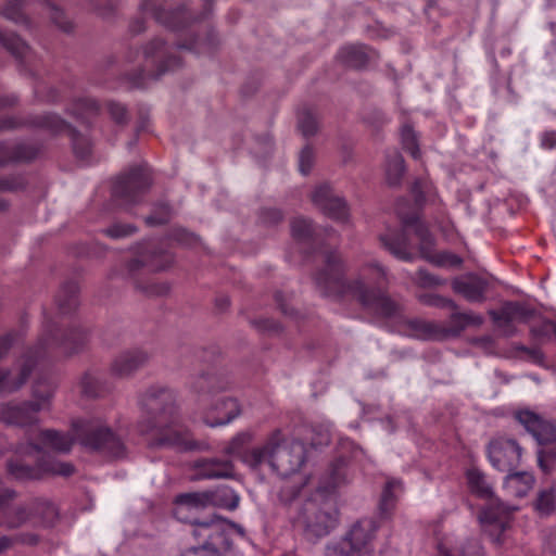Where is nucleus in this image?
I'll list each match as a JSON object with an SVG mask.
<instances>
[{
    "label": "nucleus",
    "mask_w": 556,
    "mask_h": 556,
    "mask_svg": "<svg viewBox=\"0 0 556 556\" xmlns=\"http://www.w3.org/2000/svg\"><path fill=\"white\" fill-rule=\"evenodd\" d=\"M151 185L152 178L147 166H131L114 180L112 198L118 205L128 207L141 202Z\"/></svg>",
    "instance_id": "9d476101"
},
{
    "label": "nucleus",
    "mask_w": 556,
    "mask_h": 556,
    "mask_svg": "<svg viewBox=\"0 0 556 556\" xmlns=\"http://www.w3.org/2000/svg\"><path fill=\"white\" fill-rule=\"evenodd\" d=\"M137 231L138 228L134 224L129 223H114L102 230L103 235L114 240L131 237Z\"/></svg>",
    "instance_id": "603ef678"
},
{
    "label": "nucleus",
    "mask_w": 556,
    "mask_h": 556,
    "mask_svg": "<svg viewBox=\"0 0 556 556\" xmlns=\"http://www.w3.org/2000/svg\"><path fill=\"white\" fill-rule=\"evenodd\" d=\"M40 153V147L28 142H18L14 146L8 144L9 163L30 162Z\"/></svg>",
    "instance_id": "79ce46f5"
},
{
    "label": "nucleus",
    "mask_w": 556,
    "mask_h": 556,
    "mask_svg": "<svg viewBox=\"0 0 556 556\" xmlns=\"http://www.w3.org/2000/svg\"><path fill=\"white\" fill-rule=\"evenodd\" d=\"M173 263V256L154 244H146L138 255L127 263V269L130 275H135L142 268L149 271H161L166 269Z\"/></svg>",
    "instance_id": "b1692460"
},
{
    "label": "nucleus",
    "mask_w": 556,
    "mask_h": 556,
    "mask_svg": "<svg viewBox=\"0 0 556 556\" xmlns=\"http://www.w3.org/2000/svg\"><path fill=\"white\" fill-rule=\"evenodd\" d=\"M253 433L250 431H242L236 434L228 445L224 448V455L227 457H239L244 463V457L252 451L247 450V446L252 442Z\"/></svg>",
    "instance_id": "37998d69"
},
{
    "label": "nucleus",
    "mask_w": 556,
    "mask_h": 556,
    "mask_svg": "<svg viewBox=\"0 0 556 556\" xmlns=\"http://www.w3.org/2000/svg\"><path fill=\"white\" fill-rule=\"evenodd\" d=\"M314 151L309 144H306L299 155V170L303 175H308L314 165Z\"/></svg>",
    "instance_id": "e2e57ef3"
},
{
    "label": "nucleus",
    "mask_w": 556,
    "mask_h": 556,
    "mask_svg": "<svg viewBox=\"0 0 556 556\" xmlns=\"http://www.w3.org/2000/svg\"><path fill=\"white\" fill-rule=\"evenodd\" d=\"M150 359L147 351L140 348L127 349L119 352L111 362L110 372L113 377L126 379L132 377L144 367Z\"/></svg>",
    "instance_id": "5701e85b"
},
{
    "label": "nucleus",
    "mask_w": 556,
    "mask_h": 556,
    "mask_svg": "<svg viewBox=\"0 0 556 556\" xmlns=\"http://www.w3.org/2000/svg\"><path fill=\"white\" fill-rule=\"evenodd\" d=\"M241 414V407L233 397H222L204 414L203 421L210 427L230 424Z\"/></svg>",
    "instance_id": "c756f323"
},
{
    "label": "nucleus",
    "mask_w": 556,
    "mask_h": 556,
    "mask_svg": "<svg viewBox=\"0 0 556 556\" xmlns=\"http://www.w3.org/2000/svg\"><path fill=\"white\" fill-rule=\"evenodd\" d=\"M535 509L542 516L551 515L556 508V496L553 489L543 490L535 501Z\"/></svg>",
    "instance_id": "3c124183"
},
{
    "label": "nucleus",
    "mask_w": 556,
    "mask_h": 556,
    "mask_svg": "<svg viewBox=\"0 0 556 556\" xmlns=\"http://www.w3.org/2000/svg\"><path fill=\"white\" fill-rule=\"evenodd\" d=\"M303 483L301 481H288L279 491V500L285 504L292 503L300 494Z\"/></svg>",
    "instance_id": "13d9d810"
},
{
    "label": "nucleus",
    "mask_w": 556,
    "mask_h": 556,
    "mask_svg": "<svg viewBox=\"0 0 556 556\" xmlns=\"http://www.w3.org/2000/svg\"><path fill=\"white\" fill-rule=\"evenodd\" d=\"M99 110L100 106L94 99L84 97L74 99L71 105L66 109V112L77 121L86 123L89 118L96 116L99 113Z\"/></svg>",
    "instance_id": "4c0bfd02"
},
{
    "label": "nucleus",
    "mask_w": 556,
    "mask_h": 556,
    "mask_svg": "<svg viewBox=\"0 0 556 556\" xmlns=\"http://www.w3.org/2000/svg\"><path fill=\"white\" fill-rule=\"evenodd\" d=\"M213 47V39L208 38L206 41H200L195 38L189 40L188 42H177L176 48L177 49H184L191 52H194L197 54L210 52Z\"/></svg>",
    "instance_id": "bf43d9fd"
},
{
    "label": "nucleus",
    "mask_w": 556,
    "mask_h": 556,
    "mask_svg": "<svg viewBox=\"0 0 556 556\" xmlns=\"http://www.w3.org/2000/svg\"><path fill=\"white\" fill-rule=\"evenodd\" d=\"M191 534L199 541V546L215 552L218 556L231 547L228 519L218 515L201 519L191 530Z\"/></svg>",
    "instance_id": "f8f14e48"
},
{
    "label": "nucleus",
    "mask_w": 556,
    "mask_h": 556,
    "mask_svg": "<svg viewBox=\"0 0 556 556\" xmlns=\"http://www.w3.org/2000/svg\"><path fill=\"white\" fill-rule=\"evenodd\" d=\"M419 301L428 306L438 307V308H450V309H458V305L448 298H444L440 294L435 293H426L420 294L418 296Z\"/></svg>",
    "instance_id": "864d4df0"
},
{
    "label": "nucleus",
    "mask_w": 556,
    "mask_h": 556,
    "mask_svg": "<svg viewBox=\"0 0 556 556\" xmlns=\"http://www.w3.org/2000/svg\"><path fill=\"white\" fill-rule=\"evenodd\" d=\"M313 203L328 217L346 222L349 207L345 200L333 193L330 185L321 184L312 193Z\"/></svg>",
    "instance_id": "4be33fe9"
},
{
    "label": "nucleus",
    "mask_w": 556,
    "mask_h": 556,
    "mask_svg": "<svg viewBox=\"0 0 556 556\" xmlns=\"http://www.w3.org/2000/svg\"><path fill=\"white\" fill-rule=\"evenodd\" d=\"M72 432L73 435L46 429L40 432L39 439L43 445L58 453H68L76 441L86 451L110 460L123 459L127 456V446L121 435L100 417L73 420Z\"/></svg>",
    "instance_id": "20e7f679"
},
{
    "label": "nucleus",
    "mask_w": 556,
    "mask_h": 556,
    "mask_svg": "<svg viewBox=\"0 0 556 556\" xmlns=\"http://www.w3.org/2000/svg\"><path fill=\"white\" fill-rule=\"evenodd\" d=\"M453 313L450 315L448 321L446 325L440 324V334L441 340L447 338H457L459 337L467 328L469 327H480L484 318L482 315L477 314L472 311L469 312H458L457 309H452Z\"/></svg>",
    "instance_id": "7c9ffc66"
},
{
    "label": "nucleus",
    "mask_w": 556,
    "mask_h": 556,
    "mask_svg": "<svg viewBox=\"0 0 556 556\" xmlns=\"http://www.w3.org/2000/svg\"><path fill=\"white\" fill-rule=\"evenodd\" d=\"M16 497V491L11 488L0 490V527L7 530L20 529L29 521L31 516L29 509L24 505L8 510L9 503Z\"/></svg>",
    "instance_id": "a878e982"
},
{
    "label": "nucleus",
    "mask_w": 556,
    "mask_h": 556,
    "mask_svg": "<svg viewBox=\"0 0 556 556\" xmlns=\"http://www.w3.org/2000/svg\"><path fill=\"white\" fill-rule=\"evenodd\" d=\"M290 227L293 239L301 243L309 242L315 233L312 220L301 216L294 217Z\"/></svg>",
    "instance_id": "a18cd8bd"
},
{
    "label": "nucleus",
    "mask_w": 556,
    "mask_h": 556,
    "mask_svg": "<svg viewBox=\"0 0 556 556\" xmlns=\"http://www.w3.org/2000/svg\"><path fill=\"white\" fill-rule=\"evenodd\" d=\"M415 282L421 288H433L437 286H441L445 283L444 279L439 278L435 275H432L428 270L420 268L416 273Z\"/></svg>",
    "instance_id": "052dcab7"
},
{
    "label": "nucleus",
    "mask_w": 556,
    "mask_h": 556,
    "mask_svg": "<svg viewBox=\"0 0 556 556\" xmlns=\"http://www.w3.org/2000/svg\"><path fill=\"white\" fill-rule=\"evenodd\" d=\"M488 458L493 468L502 472H511L520 464L522 448L515 439L497 437L488 444Z\"/></svg>",
    "instance_id": "2eb2a0df"
},
{
    "label": "nucleus",
    "mask_w": 556,
    "mask_h": 556,
    "mask_svg": "<svg viewBox=\"0 0 556 556\" xmlns=\"http://www.w3.org/2000/svg\"><path fill=\"white\" fill-rule=\"evenodd\" d=\"M409 336L420 340H441L440 324L421 318H412L405 321Z\"/></svg>",
    "instance_id": "c9c22d12"
},
{
    "label": "nucleus",
    "mask_w": 556,
    "mask_h": 556,
    "mask_svg": "<svg viewBox=\"0 0 556 556\" xmlns=\"http://www.w3.org/2000/svg\"><path fill=\"white\" fill-rule=\"evenodd\" d=\"M193 480L232 479L236 475L235 464L231 458L202 457L193 462Z\"/></svg>",
    "instance_id": "412c9836"
},
{
    "label": "nucleus",
    "mask_w": 556,
    "mask_h": 556,
    "mask_svg": "<svg viewBox=\"0 0 556 556\" xmlns=\"http://www.w3.org/2000/svg\"><path fill=\"white\" fill-rule=\"evenodd\" d=\"M534 476L528 471H511L504 480L505 490L515 497H523L533 488Z\"/></svg>",
    "instance_id": "72a5a7b5"
},
{
    "label": "nucleus",
    "mask_w": 556,
    "mask_h": 556,
    "mask_svg": "<svg viewBox=\"0 0 556 556\" xmlns=\"http://www.w3.org/2000/svg\"><path fill=\"white\" fill-rule=\"evenodd\" d=\"M405 173V162L402 154L392 150L386 154V178L390 186H399Z\"/></svg>",
    "instance_id": "ea45409f"
},
{
    "label": "nucleus",
    "mask_w": 556,
    "mask_h": 556,
    "mask_svg": "<svg viewBox=\"0 0 556 556\" xmlns=\"http://www.w3.org/2000/svg\"><path fill=\"white\" fill-rule=\"evenodd\" d=\"M415 236L418 239V250L420 257L437 266L450 265L459 267L463 258L457 254L450 252L434 253L435 238L424 223L415 225Z\"/></svg>",
    "instance_id": "6ab92c4d"
},
{
    "label": "nucleus",
    "mask_w": 556,
    "mask_h": 556,
    "mask_svg": "<svg viewBox=\"0 0 556 556\" xmlns=\"http://www.w3.org/2000/svg\"><path fill=\"white\" fill-rule=\"evenodd\" d=\"M466 479L472 494L488 500L486 505L479 514V521L483 530L489 533L495 544H502V535L509 523V506L494 497L493 486L480 469L469 468L466 471Z\"/></svg>",
    "instance_id": "423d86ee"
},
{
    "label": "nucleus",
    "mask_w": 556,
    "mask_h": 556,
    "mask_svg": "<svg viewBox=\"0 0 556 556\" xmlns=\"http://www.w3.org/2000/svg\"><path fill=\"white\" fill-rule=\"evenodd\" d=\"M325 556H362V554L344 538L341 542L327 546Z\"/></svg>",
    "instance_id": "4d7b16f0"
},
{
    "label": "nucleus",
    "mask_w": 556,
    "mask_h": 556,
    "mask_svg": "<svg viewBox=\"0 0 556 556\" xmlns=\"http://www.w3.org/2000/svg\"><path fill=\"white\" fill-rule=\"evenodd\" d=\"M138 405L141 417L137 428L147 437L149 447L207 450V444L193 440L189 431L178 427L177 394L173 389L162 384L150 386L138 395Z\"/></svg>",
    "instance_id": "f03ea898"
},
{
    "label": "nucleus",
    "mask_w": 556,
    "mask_h": 556,
    "mask_svg": "<svg viewBox=\"0 0 556 556\" xmlns=\"http://www.w3.org/2000/svg\"><path fill=\"white\" fill-rule=\"evenodd\" d=\"M16 336L15 331H10L0 337V359L8 354ZM87 342V330L73 326L61 332L52 319L46 318L37 344L29 349L17 363L18 374L13 376L10 369L0 368V396L20 390L26 383L38 359L48 352L59 349L64 354L72 355L81 351Z\"/></svg>",
    "instance_id": "7ed1b4c3"
},
{
    "label": "nucleus",
    "mask_w": 556,
    "mask_h": 556,
    "mask_svg": "<svg viewBox=\"0 0 556 556\" xmlns=\"http://www.w3.org/2000/svg\"><path fill=\"white\" fill-rule=\"evenodd\" d=\"M451 286L453 291L467 302L482 303L486 300L490 283L482 276L470 273L454 278Z\"/></svg>",
    "instance_id": "cd10ccee"
},
{
    "label": "nucleus",
    "mask_w": 556,
    "mask_h": 556,
    "mask_svg": "<svg viewBox=\"0 0 556 556\" xmlns=\"http://www.w3.org/2000/svg\"><path fill=\"white\" fill-rule=\"evenodd\" d=\"M439 556H484V551L478 539H469L452 548H446L441 544Z\"/></svg>",
    "instance_id": "a19ab883"
},
{
    "label": "nucleus",
    "mask_w": 556,
    "mask_h": 556,
    "mask_svg": "<svg viewBox=\"0 0 556 556\" xmlns=\"http://www.w3.org/2000/svg\"><path fill=\"white\" fill-rule=\"evenodd\" d=\"M172 50L160 37L148 41L141 52L130 49L126 53V61L139 67L138 74L132 78L134 84L141 86L148 78L159 79L165 73L179 67L180 59Z\"/></svg>",
    "instance_id": "0eeeda50"
},
{
    "label": "nucleus",
    "mask_w": 556,
    "mask_h": 556,
    "mask_svg": "<svg viewBox=\"0 0 556 556\" xmlns=\"http://www.w3.org/2000/svg\"><path fill=\"white\" fill-rule=\"evenodd\" d=\"M42 410L41 404L30 401L21 403H8L0 409V419L7 425L21 428L33 427L39 424V413Z\"/></svg>",
    "instance_id": "aec40b11"
},
{
    "label": "nucleus",
    "mask_w": 556,
    "mask_h": 556,
    "mask_svg": "<svg viewBox=\"0 0 556 556\" xmlns=\"http://www.w3.org/2000/svg\"><path fill=\"white\" fill-rule=\"evenodd\" d=\"M338 58L349 67L363 68L369 62V49L364 45H351L340 49Z\"/></svg>",
    "instance_id": "e433bc0d"
},
{
    "label": "nucleus",
    "mask_w": 556,
    "mask_h": 556,
    "mask_svg": "<svg viewBox=\"0 0 556 556\" xmlns=\"http://www.w3.org/2000/svg\"><path fill=\"white\" fill-rule=\"evenodd\" d=\"M536 456L539 466L542 470L547 471L549 469L547 462H556V442L541 446L536 452Z\"/></svg>",
    "instance_id": "680f3d73"
},
{
    "label": "nucleus",
    "mask_w": 556,
    "mask_h": 556,
    "mask_svg": "<svg viewBox=\"0 0 556 556\" xmlns=\"http://www.w3.org/2000/svg\"><path fill=\"white\" fill-rule=\"evenodd\" d=\"M135 287L147 296H161L167 294L169 291V286L166 282L142 283L139 280H135Z\"/></svg>",
    "instance_id": "6e6d98bb"
},
{
    "label": "nucleus",
    "mask_w": 556,
    "mask_h": 556,
    "mask_svg": "<svg viewBox=\"0 0 556 556\" xmlns=\"http://www.w3.org/2000/svg\"><path fill=\"white\" fill-rule=\"evenodd\" d=\"M24 187L25 180L22 176L0 178V191H17Z\"/></svg>",
    "instance_id": "338daca9"
},
{
    "label": "nucleus",
    "mask_w": 556,
    "mask_h": 556,
    "mask_svg": "<svg viewBox=\"0 0 556 556\" xmlns=\"http://www.w3.org/2000/svg\"><path fill=\"white\" fill-rule=\"evenodd\" d=\"M8 472L16 480H38L46 473L70 477L75 468L68 462L55 459H41L35 465L26 464L22 459H10L7 464Z\"/></svg>",
    "instance_id": "ddd939ff"
},
{
    "label": "nucleus",
    "mask_w": 556,
    "mask_h": 556,
    "mask_svg": "<svg viewBox=\"0 0 556 556\" xmlns=\"http://www.w3.org/2000/svg\"><path fill=\"white\" fill-rule=\"evenodd\" d=\"M346 266L337 251L324 253V266L314 274L317 291L325 298L351 296L381 319H400L403 307L382 288L388 285V269L377 261L364 264L355 278H345Z\"/></svg>",
    "instance_id": "f257e3e1"
},
{
    "label": "nucleus",
    "mask_w": 556,
    "mask_h": 556,
    "mask_svg": "<svg viewBox=\"0 0 556 556\" xmlns=\"http://www.w3.org/2000/svg\"><path fill=\"white\" fill-rule=\"evenodd\" d=\"M232 380L225 371L202 372L192 378L190 389L199 395L200 401L227 391L232 386Z\"/></svg>",
    "instance_id": "393cba45"
},
{
    "label": "nucleus",
    "mask_w": 556,
    "mask_h": 556,
    "mask_svg": "<svg viewBox=\"0 0 556 556\" xmlns=\"http://www.w3.org/2000/svg\"><path fill=\"white\" fill-rule=\"evenodd\" d=\"M262 224L274 226L280 223L283 218L282 212L275 207L262 208L258 214Z\"/></svg>",
    "instance_id": "69168bd1"
},
{
    "label": "nucleus",
    "mask_w": 556,
    "mask_h": 556,
    "mask_svg": "<svg viewBox=\"0 0 556 556\" xmlns=\"http://www.w3.org/2000/svg\"><path fill=\"white\" fill-rule=\"evenodd\" d=\"M339 456L330 464L316 490H324L325 494L332 495L336 488L345 482L346 465L349 458H356L363 450L352 440L344 438L339 441Z\"/></svg>",
    "instance_id": "4468645a"
},
{
    "label": "nucleus",
    "mask_w": 556,
    "mask_h": 556,
    "mask_svg": "<svg viewBox=\"0 0 556 556\" xmlns=\"http://www.w3.org/2000/svg\"><path fill=\"white\" fill-rule=\"evenodd\" d=\"M108 111L111 118L116 123L124 125L128 122V113L127 109L124 104L115 101H110L108 103Z\"/></svg>",
    "instance_id": "0e129e2a"
},
{
    "label": "nucleus",
    "mask_w": 556,
    "mask_h": 556,
    "mask_svg": "<svg viewBox=\"0 0 556 556\" xmlns=\"http://www.w3.org/2000/svg\"><path fill=\"white\" fill-rule=\"evenodd\" d=\"M0 45L21 64H24L31 53L30 47L21 37L2 28H0Z\"/></svg>",
    "instance_id": "f704fd0d"
},
{
    "label": "nucleus",
    "mask_w": 556,
    "mask_h": 556,
    "mask_svg": "<svg viewBox=\"0 0 556 556\" xmlns=\"http://www.w3.org/2000/svg\"><path fill=\"white\" fill-rule=\"evenodd\" d=\"M55 386L47 378L37 379L31 388L33 403L41 404L42 410L49 409L54 394Z\"/></svg>",
    "instance_id": "c03bdc74"
},
{
    "label": "nucleus",
    "mask_w": 556,
    "mask_h": 556,
    "mask_svg": "<svg viewBox=\"0 0 556 556\" xmlns=\"http://www.w3.org/2000/svg\"><path fill=\"white\" fill-rule=\"evenodd\" d=\"M379 523L371 517H366L357 520L345 534V539L358 551L361 554H367L372 548V542L376 539Z\"/></svg>",
    "instance_id": "c85d7f7f"
},
{
    "label": "nucleus",
    "mask_w": 556,
    "mask_h": 556,
    "mask_svg": "<svg viewBox=\"0 0 556 556\" xmlns=\"http://www.w3.org/2000/svg\"><path fill=\"white\" fill-rule=\"evenodd\" d=\"M403 149L407 151L415 160L420 157L417 135L410 125H404L401 131Z\"/></svg>",
    "instance_id": "8fccbe9b"
},
{
    "label": "nucleus",
    "mask_w": 556,
    "mask_h": 556,
    "mask_svg": "<svg viewBox=\"0 0 556 556\" xmlns=\"http://www.w3.org/2000/svg\"><path fill=\"white\" fill-rule=\"evenodd\" d=\"M264 463L277 475L289 477L305 463V447L300 441L286 437L280 429H275L262 446L252 448L244 457V464L251 468Z\"/></svg>",
    "instance_id": "39448f33"
},
{
    "label": "nucleus",
    "mask_w": 556,
    "mask_h": 556,
    "mask_svg": "<svg viewBox=\"0 0 556 556\" xmlns=\"http://www.w3.org/2000/svg\"><path fill=\"white\" fill-rule=\"evenodd\" d=\"M205 496L201 492L178 494L174 500L173 516L180 522L189 523L192 528L199 522L200 513L206 508Z\"/></svg>",
    "instance_id": "bb28decb"
},
{
    "label": "nucleus",
    "mask_w": 556,
    "mask_h": 556,
    "mask_svg": "<svg viewBox=\"0 0 556 556\" xmlns=\"http://www.w3.org/2000/svg\"><path fill=\"white\" fill-rule=\"evenodd\" d=\"M402 230L396 233L383 235L380 240L383 247L397 260L413 262L415 255L410 252L409 229L415 232V225L422 223L416 214L401 217Z\"/></svg>",
    "instance_id": "a211bd4d"
},
{
    "label": "nucleus",
    "mask_w": 556,
    "mask_h": 556,
    "mask_svg": "<svg viewBox=\"0 0 556 556\" xmlns=\"http://www.w3.org/2000/svg\"><path fill=\"white\" fill-rule=\"evenodd\" d=\"M56 304L62 314L74 312L78 304V285L74 281L64 283L56 294Z\"/></svg>",
    "instance_id": "58836bf2"
},
{
    "label": "nucleus",
    "mask_w": 556,
    "mask_h": 556,
    "mask_svg": "<svg viewBox=\"0 0 556 556\" xmlns=\"http://www.w3.org/2000/svg\"><path fill=\"white\" fill-rule=\"evenodd\" d=\"M403 492V484L400 479H389L382 490L379 504L378 514L382 519L391 517L399 495Z\"/></svg>",
    "instance_id": "2f4dec72"
},
{
    "label": "nucleus",
    "mask_w": 556,
    "mask_h": 556,
    "mask_svg": "<svg viewBox=\"0 0 556 556\" xmlns=\"http://www.w3.org/2000/svg\"><path fill=\"white\" fill-rule=\"evenodd\" d=\"M173 216V210L166 202H159L153 206L152 213L146 217L148 226H160L167 224Z\"/></svg>",
    "instance_id": "de8ad7c7"
},
{
    "label": "nucleus",
    "mask_w": 556,
    "mask_h": 556,
    "mask_svg": "<svg viewBox=\"0 0 556 556\" xmlns=\"http://www.w3.org/2000/svg\"><path fill=\"white\" fill-rule=\"evenodd\" d=\"M298 126L304 137L316 135L318 121L316 115L308 109H303L298 115Z\"/></svg>",
    "instance_id": "09e8293b"
},
{
    "label": "nucleus",
    "mask_w": 556,
    "mask_h": 556,
    "mask_svg": "<svg viewBox=\"0 0 556 556\" xmlns=\"http://www.w3.org/2000/svg\"><path fill=\"white\" fill-rule=\"evenodd\" d=\"M35 97L42 103H56L60 101V93L56 88L38 83L34 87Z\"/></svg>",
    "instance_id": "5fc2aeb1"
},
{
    "label": "nucleus",
    "mask_w": 556,
    "mask_h": 556,
    "mask_svg": "<svg viewBox=\"0 0 556 556\" xmlns=\"http://www.w3.org/2000/svg\"><path fill=\"white\" fill-rule=\"evenodd\" d=\"M488 313L502 333L511 337L516 333L515 324L528 321L534 315V309L520 302L507 301L501 308Z\"/></svg>",
    "instance_id": "f3484780"
},
{
    "label": "nucleus",
    "mask_w": 556,
    "mask_h": 556,
    "mask_svg": "<svg viewBox=\"0 0 556 556\" xmlns=\"http://www.w3.org/2000/svg\"><path fill=\"white\" fill-rule=\"evenodd\" d=\"M81 390L86 396L99 397L102 396L108 389L99 376L86 374L81 379Z\"/></svg>",
    "instance_id": "49530a36"
},
{
    "label": "nucleus",
    "mask_w": 556,
    "mask_h": 556,
    "mask_svg": "<svg viewBox=\"0 0 556 556\" xmlns=\"http://www.w3.org/2000/svg\"><path fill=\"white\" fill-rule=\"evenodd\" d=\"M551 332L556 334V324L547 320L541 324L540 326L532 327L531 333L534 338H544L549 336Z\"/></svg>",
    "instance_id": "774afa93"
},
{
    "label": "nucleus",
    "mask_w": 556,
    "mask_h": 556,
    "mask_svg": "<svg viewBox=\"0 0 556 556\" xmlns=\"http://www.w3.org/2000/svg\"><path fill=\"white\" fill-rule=\"evenodd\" d=\"M201 493L205 496L203 500L206 507L215 506L226 508L228 510H235L239 505V495L229 486H219L215 490L204 491Z\"/></svg>",
    "instance_id": "473e14b6"
},
{
    "label": "nucleus",
    "mask_w": 556,
    "mask_h": 556,
    "mask_svg": "<svg viewBox=\"0 0 556 556\" xmlns=\"http://www.w3.org/2000/svg\"><path fill=\"white\" fill-rule=\"evenodd\" d=\"M22 126H30L34 128H41L52 135H59L67 131L73 146V151L77 159L86 161L91 154V141L88 136L78 132L65 119L55 113H43L31 115L26 119L8 116L0 122V130H12Z\"/></svg>",
    "instance_id": "1a4fd4ad"
},
{
    "label": "nucleus",
    "mask_w": 556,
    "mask_h": 556,
    "mask_svg": "<svg viewBox=\"0 0 556 556\" xmlns=\"http://www.w3.org/2000/svg\"><path fill=\"white\" fill-rule=\"evenodd\" d=\"M514 418L535 440L540 446L556 442V420L529 408H521L514 413Z\"/></svg>",
    "instance_id": "dca6fc26"
},
{
    "label": "nucleus",
    "mask_w": 556,
    "mask_h": 556,
    "mask_svg": "<svg viewBox=\"0 0 556 556\" xmlns=\"http://www.w3.org/2000/svg\"><path fill=\"white\" fill-rule=\"evenodd\" d=\"M172 0H142L139 4L141 12H149L153 18L164 27L178 31L187 28L193 22L204 18L207 14V7L214 0H203L205 10L201 16H195L182 5L172 9Z\"/></svg>",
    "instance_id": "9b49d317"
},
{
    "label": "nucleus",
    "mask_w": 556,
    "mask_h": 556,
    "mask_svg": "<svg viewBox=\"0 0 556 556\" xmlns=\"http://www.w3.org/2000/svg\"><path fill=\"white\" fill-rule=\"evenodd\" d=\"M296 521L303 527L308 540L328 535L339 521L334 496L325 494L324 490H316L301 506Z\"/></svg>",
    "instance_id": "6e6552de"
}]
</instances>
